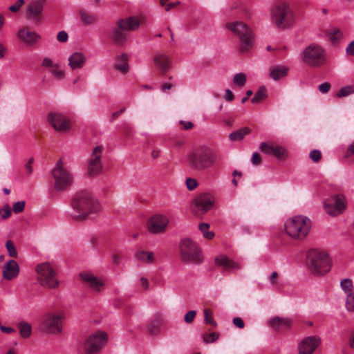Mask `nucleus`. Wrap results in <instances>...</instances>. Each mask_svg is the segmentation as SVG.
<instances>
[{"label":"nucleus","mask_w":354,"mask_h":354,"mask_svg":"<svg viewBox=\"0 0 354 354\" xmlns=\"http://www.w3.org/2000/svg\"><path fill=\"white\" fill-rule=\"evenodd\" d=\"M72 216L75 219L94 220L101 211L100 203L91 192L80 190L75 192L71 199Z\"/></svg>","instance_id":"nucleus-1"},{"label":"nucleus","mask_w":354,"mask_h":354,"mask_svg":"<svg viewBox=\"0 0 354 354\" xmlns=\"http://www.w3.org/2000/svg\"><path fill=\"white\" fill-rule=\"evenodd\" d=\"M270 18L277 28L283 30L291 27L295 21L294 12L285 1L277 2L272 6Z\"/></svg>","instance_id":"nucleus-2"},{"label":"nucleus","mask_w":354,"mask_h":354,"mask_svg":"<svg viewBox=\"0 0 354 354\" xmlns=\"http://www.w3.org/2000/svg\"><path fill=\"white\" fill-rule=\"evenodd\" d=\"M306 262L311 273L317 276L326 274L330 270L332 266L331 259L328 254L317 249L308 251Z\"/></svg>","instance_id":"nucleus-3"},{"label":"nucleus","mask_w":354,"mask_h":354,"mask_svg":"<svg viewBox=\"0 0 354 354\" xmlns=\"http://www.w3.org/2000/svg\"><path fill=\"white\" fill-rule=\"evenodd\" d=\"M217 160L215 151L201 147L192 151L188 157L189 166L197 171H203L212 167Z\"/></svg>","instance_id":"nucleus-4"},{"label":"nucleus","mask_w":354,"mask_h":354,"mask_svg":"<svg viewBox=\"0 0 354 354\" xmlns=\"http://www.w3.org/2000/svg\"><path fill=\"white\" fill-rule=\"evenodd\" d=\"M226 28L239 38L241 53H245L252 48L254 42V35L250 28L242 21L227 23Z\"/></svg>","instance_id":"nucleus-5"},{"label":"nucleus","mask_w":354,"mask_h":354,"mask_svg":"<svg viewBox=\"0 0 354 354\" xmlns=\"http://www.w3.org/2000/svg\"><path fill=\"white\" fill-rule=\"evenodd\" d=\"M180 258L187 263L199 264L203 261V254L199 246L189 238L182 239L179 243Z\"/></svg>","instance_id":"nucleus-6"},{"label":"nucleus","mask_w":354,"mask_h":354,"mask_svg":"<svg viewBox=\"0 0 354 354\" xmlns=\"http://www.w3.org/2000/svg\"><path fill=\"white\" fill-rule=\"evenodd\" d=\"M35 271L36 279L41 286L49 289L58 287L59 282L57 279V272L49 263L38 264L35 268Z\"/></svg>","instance_id":"nucleus-7"},{"label":"nucleus","mask_w":354,"mask_h":354,"mask_svg":"<svg viewBox=\"0 0 354 354\" xmlns=\"http://www.w3.org/2000/svg\"><path fill=\"white\" fill-rule=\"evenodd\" d=\"M52 175L55 180V189L57 191H63L73 183L72 174L64 166L62 159H59L52 170Z\"/></svg>","instance_id":"nucleus-8"},{"label":"nucleus","mask_w":354,"mask_h":354,"mask_svg":"<svg viewBox=\"0 0 354 354\" xmlns=\"http://www.w3.org/2000/svg\"><path fill=\"white\" fill-rule=\"evenodd\" d=\"M303 62L310 66H319L326 62L324 50L319 46L311 44L303 52Z\"/></svg>","instance_id":"nucleus-9"},{"label":"nucleus","mask_w":354,"mask_h":354,"mask_svg":"<svg viewBox=\"0 0 354 354\" xmlns=\"http://www.w3.org/2000/svg\"><path fill=\"white\" fill-rule=\"evenodd\" d=\"M214 197L207 193L197 195L191 203V210L194 214L201 216L209 211L214 204Z\"/></svg>","instance_id":"nucleus-10"},{"label":"nucleus","mask_w":354,"mask_h":354,"mask_svg":"<svg viewBox=\"0 0 354 354\" xmlns=\"http://www.w3.org/2000/svg\"><path fill=\"white\" fill-rule=\"evenodd\" d=\"M107 334L98 331L89 335L83 342L82 347L86 354H95L106 344Z\"/></svg>","instance_id":"nucleus-11"},{"label":"nucleus","mask_w":354,"mask_h":354,"mask_svg":"<svg viewBox=\"0 0 354 354\" xmlns=\"http://www.w3.org/2000/svg\"><path fill=\"white\" fill-rule=\"evenodd\" d=\"M284 230L286 234L295 239H303L310 232L311 223H284Z\"/></svg>","instance_id":"nucleus-12"},{"label":"nucleus","mask_w":354,"mask_h":354,"mask_svg":"<svg viewBox=\"0 0 354 354\" xmlns=\"http://www.w3.org/2000/svg\"><path fill=\"white\" fill-rule=\"evenodd\" d=\"M102 146H96L93 148L88 160V174L90 176H96L102 169Z\"/></svg>","instance_id":"nucleus-13"},{"label":"nucleus","mask_w":354,"mask_h":354,"mask_svg":"<svg viewBox=\"0 0 354 354\" xmlns=\"http://www.w3.org/2000/svg\"><path fill=\"white\" fill-rule=\"evenodd\" d=\"M346 208V201L343 195H335L332 201H325L324 203V211L330 216H335L341 214Z\"/></svg>","instance_id":"nucleus-14"},{"label":"nucleus","mask_w":354,"mask_h":354,"mask_svg":"<svg viewBox=\"0 0 354 354\" xmlns=\"http://www.w3.org/2000/svg\"><path fill=\"white\" fill-rule=\"evenodd\" d=\"M62 316L59 314L49 313L42 319V330L49 333H59L62 331Z\"/></svg>","instance_id":"nucleus-15"},{"label":"nucleus","mask_w":354,"mask_h":354,"mask_svg":"<svg viewBox=\"0 0 354 354\" xmlns=\"http://www.w3.org/2000/svg\"><path fill=\"white\" fill-rule=\"evenodd\" d=\"M48 120L57 131L66 132L71 129V123L68 118L58 112H50Z\"/></svg>","instance_id":"nucleus-16"},{"label":"nucleus","mask_w":354,"mask_h":354,"mask_svg":"<svg viewBox=\"0 0 354 354\" xmlns=\"http://www.w3.org/2000/svg\"><path fill=\"white\" fill-rule=\"evenodd\" d=\"M320 344V339L310 336L304 339L299 344V354H312Z\"/></svg>","instance_id":"nucleus-17"},{"label":"nucleus","mask_w":354,"mask_h":354,"mask_svg":"<svg viewBox=\"0 0 354 354\" xmlns=\"http://www.w3.org/2000/svg\"><path fill=\"white\" fill-rule=\"evenodd\" d=\"M44 6V2L41 0H35L31 1L27 8L26 16L28 19L35 21L39 20Z\"/></svg>","instance_id":"nucleus-18"},{"label":"nucleus","mask_w":354,"mask_h":354,"mask_svg":"<svg viewBox=\"0 0 354 354\" xmlns=\"http://www.w3.org/2000/svg\"><path fill=\"white\" fill-rule=\"evenodd\" d=\"M17 36L21 41L26 45L32 46L37 43L41 37L35 32L30 31L28 28L24 27L19 30Z\"/></svg>","instance_id":"nucleus-19"},{"label":"nucleus","mask_w":354,"mask_h":354,"mask_svg":"<svg viewBox=\"0 0 354 354\" xmlns=\"http://www.w3.org/2000/svg\"><path fill=\"white\" fill-rule=\"evenodd\" d=\"M82 281L86 283L93 290L100 292L104 285V281L91 273H82L80 274Z\"/></svg>","instance_id":"nucleus-20"},{"label":"nucleus","mask_w":354,"mask_h":354,"mask_svg":"<svg viewBox=\"0 0 354 354\" xmlns=\"http://www.w3.org/2000/svg\"><path fill=\"white\" fill-rule=\"evenodd\" d=\"M273 330L282 332L288 329L291 326V320L288 318L274 317L268 322Z\"/></svg>","instance_id":"nucleus-21"},{"label":"nucleus","mask_w":354,"mask_h":354,"mask_svg":"<svg viewBox=\"0 0 354 354\" xmlns=\"http://www.w3.org/2000/svg\"><path fill=\"white\" fill-rule=\"evenodd\" d=\"M109 37L118 46L123 45L127 39L125 30H122L118 25L111 28Z\"/></svg>","instance_id":"nucleus-22"},{"label":"nucleus","mask_w":354,"mask_h":354,"mask_svg":"<svg viewBox=\"0 0 354 354\" xmlns=\"http://www.w3.org/2000/svg\"><path fill=\"white\" fill-rule=\"evenodd\" d=\"M19 268L17 263L14 260L8 261L3 270V277L7 280H12L17 277Z\"/></svg>","instance_id":"nucleus-23"},{"label":"nucleus","mask_w":354,"mask_h":354,"mask_svg":"<svg viewBox=\"0 0 354 354\" xmlns=\"http://www.w3.org/2000/svg\"><path fill=\"white\" fill-rule=\"evenodd\" d=\"M117 25L123 30L133 31L139 28L140 21L135 17H130L118 20Z\"/></svg>","instance_id":"nucleus-24"},{"label":"nucleus","mask_w":354,"mask_h":354,"mask_svg":"<svg viewBox=\"0 0 354 354\" xmlns=\"http://www.w3.org/2000/svg\"><path fill=\"white\" fill-rule=\"evenodd\" d=\"M216 265L223 267L225 270L230 271L233 270H239L240 266L236 262L229 259L225 255H219L215 259Z\"/></svg>","instance_id":"nucleus-25"},{"label":"nucleus","mask_w":354,"mask_h":354,"mask_svg":"<svg viewBox=\"0 0 354 354\" xmlns=\"http://www.w3.org/2000/svg\"><path fill=\"white\" fill-rule=\"evenodd\" d=\"M85 62L86 57L82 53H74L68 57V65L72 70L82 68Z\"/></svg>","instance_id":"nucleus-26"},{"label":"nucleus","mask_w":354,"mask_h":354,"mask_svg":"<svg viewBox=\"0 0 354 354\" xmlns=\"http://www.w3.org/2000/svg\"><path fill=\"white\" fill-rule=\"evenodd\" d=\"M135 258L138 261L147 264H151L155 263V257L153 252L145 251L143 250H138L135 252Z\"/></svg>","instance_id":"nucleus-27"},{"label":"nucleus","mask_w":354,"mask_h":354,"mask_svg":"<svg viewBox=\"0 0 354 354\" xmlns=\"http://www.w3.org/2000/svg\"><path fill=\"white\" fill-rule=\"evenodd\" d=\"M129 57L126 53H122L119 56L115 62L114 68L122 73H126L129 71V66L128 64Z\"/></svg>","instance_id":"nucleus-28"},{"label":"nucleus","mask_w":354,"mask_h":354,"mask_svg":"<svg viewBox=\"0 0 354 354\" xmlns=\"http://www.w3.org/2000/svg\"><path fill=\"white\" fill-rule=\"evenodd\" d=\"M155 65L161 71L165 73L169 67V60L168 57L163 54H157L153 57Z\"/></svg>","instance_id":"nucleus-29"},{"label":"nucleus","mask_w":354,"mask_h":354,"mask_svg":"<svg viewBox=\"0 0 354 354\" xmlns=\"http://www.w3.org/2000/svg\"><path fill=\"white\" fill-rule=\"evenodd\" d=\"M168 223H147L148 231L153 234L165 233L167 228Z\"/></svg>","instance_id":"nucleus-30"},{"label":"nucleus","mask_w":354,"mask_h":354,"mask_svg":"<svg viewBox=\"0 0 354 354\" xmlns=\"http://www.w3.org/2000/svg\"><path fill=\"white\" fill-rule=\"evenodd\" d=\"M164 324V319L162 317H159L151 321L148 326L149 333L152 335H157L160 328Z\"/></svg>","instance_id":"nucleus-31"},{"label":"nucleus","mask_w":354,"mask_h":354,"mask_svg":"<svg viewBox=\"0 0 354 354\" xmlns=\"http://www.w3.org/2000/svg\"><path fill=\"white\" fill-rule=\"evenodd\" d=\"M251 132V129L248 127H243L236 131L232 132L229 135L231 141L241 140L246 135Z\"/></svg>","instance_id":"nucleus-32"},{"label":"nucleus","mask_w":354,"mask_h":354,"mask_svg":"<svg viewBox=\"0 0 354 354\" xmlns=\"http://www.w3.org/2000/svg\"><path fill=\"white\" fill-rule=\"evenodd\" d=\"M17 327L19 330V334L23 338H28L31 335L32 327L27 322H21L18 324Z\"/></svg>","instance_id":"nucleus-33"},{"label":"nucleus","mask_w":354,"mask_h":354,"mask_svg":"<svg viewBox=\"0 0 354 354\" xmlns=\"http://www.w3.org/2000/svg\"><path fill=\"white\" fill-rule=\"evenodd\" d=\"M288 73V68L285 66L275 67L271 69L270 76L274 80L286 76Z\"/></svg>","instance_id":"nucleus-34"},{"label":"nucleus","mask_w":354,"mask_h":354,"mask_svg":"<svg viewBox=\"0 0 354 354\" xmlns=\"http://www.w3.org/2000/svg\"><path fill=\"white\" fill-rule=\"evenodd\" d=\"M266 89L264 86H261L259 88L257 91L255 93L254 96L252 98L251 102L253 104H259L263 99L267 97Z\"/></svg>","instance_id":"nucleus-35"},{"label":"nucleus","mask_w":354,"mask_h":354,"mask_svg":"<svg viewBox=\"0 0 354 354\" xmlns=\"http://www.w3.org/2000/svg\"><path fill=\"white\" fill-rule=\"evenodd\" d=\"M209 227L208 223H200L198 225V229L202 232L203 237L207 239H213L215 235L213 231L209 230Z\"/></svg>","instance_id":"nucleus-36"},{"label":"nucleus","mask_w":354,"mask_h":354,"mask_svg":"<svg viewBox=\"0 0 354 354\" xmlns=\"http://www.w3.org/2000/svg\"><path fill=\"white\" fill-rule=\"evenodd\" d=\"M272 155L275 156L279 160H283L287 158V151L282 147L275 146Z\"/></svg>","instance_id":"nucleus-37"},{"label":"nucleus","mask_w":354,"mask_h":354,"mask_svg":"<svg viewBox=\"0 0 354 354\" xmlns=\"http://www.w3.org/2000/svg\"><path fill=\"white\" fill-rule=\"evenodd\" d=\"M81 19L84 24H91L96 21L97 18L95 15H90L86 12H80Z\"/></svg>","instance_id":"nucleus-38"},{"label":"nucleus","mask_w":354,"mask_h":354,"mask_svg":"<svg viewBox=\"0 0 354 354\" xmlns=\"http://www.w3.org/2000/svg\"><path fill=\"white\" fill-rule=\"evenodd\" d=\"M274 147L275 145L272 143L263 142L260 144L259 149L264 153L272 155Z\"/></svg>","instance_id":"nucleus-39"},{"label":"nucleus","mask_w":354,"mask_h":354,"mask_svg":"<svg viewBox=\"0 0 354 354\" xmlns=\"http://www.w3.org/2000/svg\"><path fill=\"white\" fill-rule=\"evenodd\" d=\"M204 321L206 324L216 326V322L212 317V312L209 309L204 310Z\"/></svg>","instance_id":"nucleus-40"},{"label":"nucleus","mask_w":354,"mask_h":354,"mask_svg":"<svg viewBox=\"0 0 354 354\" xmlns=\"http://www.w3.org/2000/svg\"><path fill=\"white\" fill-rule=\"evenodd\" d=\"M234 83L239 86H243L246 82V75L243 73H239L234 76Z\"/></svg>","instance_id":"nucleus-41"},{"label":"nucleus","mask_w":354,"mask_h":354,"mask_svg":"<svg viewBox=\"0 0 354 354\" xmlns=\"http://www.w3.org/2000/svg\"><path fill=\"white\" fill-rule=\"evenodd\" d=\"M49 71L57 79H63L64 77V72L59 68L58 64L50 68Z\"/></svg>","instance_id":"nucleus-42"},{"label":"nucleus","mask_w":354,"mask_h":354,"mask_svg":"<svg viewBox=\"0 0 354 354\" xmlns=\"http://www.w3.org/2000/svg\"><path fill=\"white\" fill-rule=\"evenodd\" d=\"M6 248L8 250V254L12 257H16L17 255V252L15 245L12 241L8 240L6 243Z\"/></svg>","instance_id":"nucleus-43"},{"label":"nucleus","mask_w":354,"mask_h":354,"mask_svg":"<svg viewBox=\"0 0 354 354\" xmlns=\"http://www.w3.org/2000/svg\"><path fill=\"white\" fill-rule=\"evenodd\" d=\"M346 307L348 311H354V292L347 295Z\"/></svg>","instance_id":"nucleus-44"},{"label":"nucleus","mask_w":354,"mask_h":354,"mask_svg":"<svg viewBox=\"0 0 354 354\" xmlns=\"http://www.w3.org/2000/svg\"><path fill=\"white\" fill-rule=\"evenodd\" d=\"M218 338V334L213 332L208 335H203V339L205 343H210L216 342Z\"/></svg>","instance_id":"nucleus-45"},{"label":"nucleus","mask_w":354,"mask_h":354,"mask_svg":"<svg viewBox=\"0 0 354 354\" xmlns=\"http://www.w3.org/2000/svg\"><path fill=\"white\" fill-rule=\"evenodd\" d=\"M25 204L26 203H25L24 201L15 202L12 205V209L16 214L20 213L24 211V207H25Z\"/></svg>","instance_id":"nucleus-46"},{"label":"nucleus","mask_w":354,"mask_h":354,"mask_svg":"<svg viewBox=\"0 0 354 354\" xmlns=\"http://www.w3.org/2000/svg\"><path fill=\"white\" fill-rule=\"evenodd\" d=\"M340 285H341L342 288L346 292H348L351 291V290H352L353 284H352V281L351 279H344L342 280Z\"/></svg>","instance_id":"nucleus-47"},{"label":"nucleus","mask_w":354,"mask_h":354,"mask_svg":"<svg viewBox=\"0 0 354 354\" xmlns=\"http://www.w3.org/2000/svg\"><path fill=\"white\" fill-rule=\"evenodd\" d=\"M309 157L314 162H318L322 159V153L318 149H314L310 152Z\"/></svg>","instance_id":"nucleus-48"},{"label":"nucleus","mask_w":354,"mask_h":354,"mask_svg":"<svg viewBox=\"0 0 354 354\" xmlns=\"http://www.w3.org/2000/svg\"><path fill=\"white\" fill-rule=\"evenodd\" d=\"M11 208L9 205L6 204L0 209V215L3 219L8 218L11 214Z\"/></svg>","instance_id":"nucleus-49"},{"label":"nucleus","mask_w":354,"mask_h":354,"mask_svg":"<svg viewBox=\"0 0 354 354\" xmlns=\"http://www.w3.org/2000/svg\"><path fill=\"white\" fill-rule=\"evenodd\" d=\"M185 183L189 190H194L198 185L197 180L192 178H187Z\"/></svg>","instance_id":"nucleus-50"},{"label":"nucleus","mask_w":354,"mask_h":354,"mask_svg":"<svg viewBox=\"0 0 354 354\" xmlns=\"http://www.w3.org/2000/svg\"><path fill=\"white\" fill-rule=\"evenodd\" d=\"M342 34L339 30H335L330 35V39L333 43H337L342 38Z\"/></svg>","instance_id":"nucleus-51"},{"label":"nucleus","mask_w":354,"mask_h":354,"mask_svg":"<svg viewBox=\"0 0 354 354\" xmlns=\"http://www.w3.org/2000/svg\"><path fill=\"white\" fill-rule=\"evenodd\" d=\"M352 91V88L351 86H345L342 88L337 93V96L338 97H342L344 96L348 95Z\"/></svg>","instance_id":"nucleus-52"},{"label":"nucleus","mask_w":354,"mask_h":354,"mask_svg":"<svg viewBox=\"0 0 354 354\" xmlns=\"http://www.w3.org/2000/svg\"><path fill=\"white\" fill-rule=\"evenodd\" d=\"M25 1L24 0H17L15 4L10 6L9 10L11 12H18L21 6L24 4Z\"/></svg>","instance_id":"nucleus-53"},{"label":"nucleus","mask_w":354,"mask_h":354,"mask_svg":"<svg viewBox=\"0 0 354 354\" xmlns=\"http://www.w3.org/2000/svg\"><path fill=\"white\" fill-rule=\"evenodd\" d=\"M196 315V310H189L185 315V317H184L185 322L187 324H191L194 321Z\"/></svg>","instance_id":"nucleus-54"},{"label":"nucleus","mask_w":354,"mask_h":354,"mask_svg":"<svg viewBox=\"0 0 354 354\" xmlns=\"http://www.w3.org/2000/svg\"><path fill=\"white\" fill-rule=\"evenodd\" d=\"M148 221H169V218L164 214H155Z\"/></svg>","instance_id":"nucleus-55"},{"label":"nucleus","mask_w":354,"mask_h":354,"mask_svg":"<svg viewBox=\"0 0 354 354\" xmlns=\"http://www.w3.org/2000/svg\"><path fill=\"white\" fill-rule=\"evenodd\" d=\"M251 162L254 165H259L261 163V158L258 152H254L252 155Z\"/></svg>","instance_id":"nucleus-56"},{"label":"nucleus","mask_w":354,"mask_h":354,"mask_svg":"<svg viewBox=\"0 0 354 354\" xmlns=\"http://www.w3.org/2000/svg\"><path fill=\"white\" fill-rule=\"evenodd\" d=\"M34 162V158H30L27 163L25 165V170L28 175H30L32 173V164Z\"/></svg>","instance_id":"nucleus-57"},{"label":"nucleus","mask_w":354,"mask_h":354,"mask_svg":"<svg viewBox=\"0 0 354 354\" xmlns=\"http://www.w3.org/2000/svg\"><path fill=\"white\" fill-rule=\"evenodd\" d=\"M68 38V34L66 31H60L57 34V39L60 42H66L67 41Z\"/></svg>","instance_id":"nucleus-58"},{"label":"nucleus","mask_w":354,"mask_h":354,"mask_svg":"<svg viewBox=\"0 0 354 354\" xmlns=\"http://www.w3.org/2000/svg\"><path fill=\"white\" fill-rule=\"evenodd\" d=\"M232 322L234 325L238 327L239 328H243L245 326L244 322L239 317L233 318Z\"/></svg>","instance_id":"nucleus-59"},{"label":"nucleus","mask_w":354,"mask_h":354,"mask_svg":"<svg viewBox=\"0 0 354 354\" xmlns=\"http://www.w3.org/2000/svg\"><path fill=\"white\" fill-rule=\"evenodd\" d=\"M57 64H53V62L51 59L48 57H46L43 59L41 65L45 67H49L50 69L53 68L56 66Z\"/></svg>","instance_id":"nucleus-60"},{"label":"nucleus","mask_w":354,"mask_h":354,"mask_svg":"<svg viewBox=\"0 0 354 354\" xmlns=\"http://www.w3.org/2000/svg\"><path fill=\"white\" fill-rule=\"evenodd\" d=\"M330 88V84L328 82L322 83L319 86V90L322 93H326Z\"/></svg>","instance_id":"nucleus-61"},{"label":"nucleus","mask_w":354,"mask_h":354,"mask_svg":"<svg viewBox=\"0 0 354 354\" xmlns=\"http://www.w3.org/2000/svg\"><path fill=\"white\" fill-rule=\"evenodd\" d=\"M353 155H354V142L348 146L345 153V157L348 158Z\"/></svg>","instance_id":"nucleus-62"},{"label":"nucleus","mask_w":354,"mask_h":354,"mask_svg":"<svg viewBox=\"0 0 354 354\" xmlns=\"http://www.w3.org/2000/svg\"><path fill=\"white\" fill-rule=\"evenodd\" d=\"M346 53L349 55H354V41H351L347 46Z\"/></svg>","instance_id":"nucleus-63"},{"label":"nucleus","mask_w":354,"mask_h":354,"mask_svg":"<svg viewBox=\"0 0 354 354\" xmlns=\"http://www.w3.org/2000/svg\"><path fill=\"white\" fill-rule=\"evenodd\" d=\"M348 344L350 348L354 349V330H353L349 335Z\"/></svg>","instance_id":"nucleus-64"}]
</instances>
